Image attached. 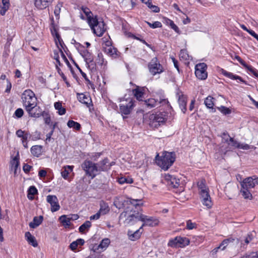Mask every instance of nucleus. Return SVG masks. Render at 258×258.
<instances>
[{
	"label": "nucleus",
	"mask_w": 258,
	"mask_h": 258,
	"mask_svg": "<svg viewBox=\"0 0 258 258\" xmlns=\"http://www.w3.org/2000/svg\"><path fill=\"white\" fill-rule=\"evenodd\" d=\"M164 178L167 185L171 188H176L180 186V180L175 176L170 174H165Z\"/></svg>",
	"instance_id": "nucleus-12"
},
{
	"label": "nucleus",
	"mask_w": 258,
	"mask_h": 258,
	"mask_svg": "<svg viewBox=\"0 0 258 258\" xmlns=\"http://www.w3.org/2000/svg\"><path fill=\"white\" fill-rule=\"evenodd\" d=\"M100 216H101V215L98 212L95 214L90 216V219L91 220H97V219H98L100 218Z\"/></svg>",
	"instance_id": "nucleus-64"
},
{
	"label": "nucleus",
	"mask_w": 258,
	"mask_h": 258,
	"mask_svg": "<svg viewBox=\"0 0 258 258\" xmlns=\"http://www.w3.org/2000/svg\"><path fill=\"white\" fill-rule=\"evenodd\" d=\"M246 258H258L257 252H252L246 256Z\"/></svg>",
	"instance_id": "nucleus-62"
},
{
	"label": "nucleus",
	"mask_w": 258,
	"mask_h": 258,
	"mask_svg": "<svg viewBox=\"0 0 258 258\" xmlns=\"http://www.w3.org/2000/svg\"><path fill=\"white\" fill-rule=\"evenodd\" d=\"M82 169L85 171L86 174L94 178L97 174H99L97 165L93 162L86 160L82 164Z\"/></svg>",
	"instance_id": "nucleus-5"
},
{
	"label": "nucleus",
	"mask_w": 258,
	"mask_h": 258,
	"mask_svg": "<svg viewBox=\"0 0 258 258\" xmlns=\"http://www.w3.org/2000/svg\"><path fill=\"white\" fill-rule=\"evenodd\" d=\"M110 243V240L109 238H105L102 239L99 244V245L98 246V249H105L109 245Z\"/></svg>",
	"instance_id": "nucleus-37"
},
{
	"label": "nucleus",
	"mask_w": 258,
	"mask_h": 258,
	"mask_svg": "<svg viewBox=\"0 0 258 258\" xmlns=\"http://www.w3.org/2000/svg\"><path fill=\"white\" fill-rule=\"evenodd\" d=\"M147 6L149 8H150L153 12L158 13L160 11V9L158 7L153 5L151 4V2L150 1L149 4L147 5Z\"/></svg>",
	"instance_id": "nucleus-51"
},
{
	"label": "nucleus",
	"mask_w": 258,
	"mask_h": 258,
	"mask_svg": "<svg viewBox=\"0 0 258 258\" xmlns=\"http://www.w3.org/2000/svg\"><path fill=\"white\" fill-rule=\"evenodd\" d=\"M32 154L36 157H39L42 154V146L39 145L33 146L31 148Z\"/></svg>",
	"instance_id": "nucleus-31"
},
{
	"label": "nucleus",
	"mask_w": 258,
	"mask_h": 258,
	"mask_svg": "<svg viewBox=\"0 0 258 258\" xmlns=\"http://www.w3.org/2000/svg\"><path fill=\"white\" fill-rule=\"evenodd\" d=\"M176 95L178 98V102L179 107L182 112L184 113L186 110V97L181 92H178Z\"/></svg>",
	"instance_id": "nucleus-17"
},
{
	"label": "nucleus",
	"mask_w": 258,
	"mask_h": 258,
	"mask_svg": "<svg viewBox=\"0 0 258 258\" xmlns=\"http://www.w3.org/2000/svg\"><path fill=\"white\" fill-rule=\"evenodd\" d=\"M81 10L85 15L88 24L90 23L92 20L94 19L95 16H93L92 13L89 8L82 7Z\"/></svg>",
	"instance_id": "nucleus-27"
},
{
	"label": "nucleus",
	"mask_w": 258,
	"mask_h": 258,
	"mask_svg": "<svg viewBox=\"0 0 258 258\" xmlns=\"http://www.w3.org/2000/svg\"><path fill=\"white\" fill-rule=\"evenodd\" d=\"M47 202L51 205V211L52 212L57 211L60 209L58 201L56 196L48 195L46 197Z\"/></svg>",
	"instance_id": "nucleus-14"
},
{
	"label": "nucleus",
	"mask_w": 258,
	"mask_h": 258,
	"mask_svg": "<svg viewBox=\"0 0 258 258\" xmlns=\"http://www.w3.org/2000/svg\"><path fill=\"white\" fill-rule=\"evenodd\" d=\"M11 164L12 165V169H14V172L16 174L17 169L19 165V159L17 156L15 157L11 161Z\"/></svg>",
	"instance_id": "nucleus-43"
},
{
	"label": "nucleus",
	"mask_w": 258,
	"mask_h": 258,
	"mask_svg": "<svg viewBox=\"0 0 258 258\" xmlns=\"http://www.w3.org/2000/svg\"><path fill=\"white\" fill-rule=\"evenodd\" d=\"M169 25L176 32H179V28L174 23L173 21L171 20H169Z\"/></svg>",
	"instance_id": "nucleus-59"
},
{
	"label": "nucleus",
	"mask_w": 258,
	"mask_h": 258,
	"mask_svg": "<svg viewBox=\"0 0 258 258\" xmlns=\"http://www.w3.org/2000/svg\"><path fill=\"white\" fill-rule=\"evenodd\" d=\"M207 66L205 63H200L195 67V75L200 80H205L208 77Z\"/></svg>",
	"instance_id": "nucleus-9"
},
{
	"label": "nucleus",
	"mask_w": 258,
	"mask_h": 258,
	"mask_svg": "<svg viewBox=\"0 0 258 258\" xmlns=\"http://www.w3.org/2000/svg\"><path fill=\"white\" fill-rule=\"evenodd\" d=\"M219 110L224 114L226 115L231 113V110L225 106H222L219 107Z\"/></svg>",
	"instance_id": "nucleus-52"
},
{
	"label": "nucleus",
	"mask_w": 258,
	"mask_h": 258,
	"mask_svg": "<svg viewBox=\"0 0 258 258\" xmlns=\"http://www.w3.org/2000/svg\"><path fill=\"white\" fill-rule=\"evenodd\" d=\"M221 72V73L225 77H228L232 80H239L240 82H243L245 84H247L246 82L244 81L240 76L234 75L232 73L228 72L224 69H222Z\"/></svg>",
	"instance_id": "nucleus-22"
},
{
	"label": "nucleus",
	"mask_w": 258,
	"mask_h": 258,
	"mask_svg": "<svg viewBox=\"0 0 258 258\" xmlns=\"http://www.w3.org/2000/svg\"><path fill=\"white\" fill-rule=\"evenodd\" d=\"M234 239L233 238H227L223 240L219 246L215 247L211 251L213 255H216L220 250H224L226 249L229 243L233 242Z\"/></svg>",
	"instance_id": "nucleus-16"
},
{
	"label": "nucleus",
	"mask_w": 258,
	"mask_h": 258,
	"mask_svg": "<svg viewBox=\"0 0 258 258\" xmlns=\"http://www.w3.org/2000/svg\"><path fill=\"white\" fill-rule=\"evenodd\" d=\"M80 53L84 58L86 62L89 65V67H92V68H94L95 63L93 62V57L92 54L86 49L80 50Z\"/></svg>",
	"instance_id": "nucleus-15"
},
{
	"label": "nucleus",
	"mask_w": 258,
	"mask_h": 258,
	"mask_svg": "<svg viewBox=\"0 0 258 258\" xmlns=\"http://www.w3.org/2000/svg\"><path fill=\"white\" fill-rule=\"evenodd\" d=\"M73 166H64L61 170V174L62 177L65 179H68V175L69 174L72 172L73 169Z\"/></svg>",
	"instance_id": "nucleus-28"
},
{
	"label": "nucleus",
	"mask_w": 258,
	"mask_h": 258,
	"mask_svg": "<svg viewBox=\"0 0 258 258\" xmlns=\"http://www.w3.org/2000/svg\"><path fill=\"white\" fill-rule=\"evenodd\" d=\"M235 59H236L239 63L243 66L244 67H248V65L245 63V62L242 60L240 57H239L238 55H236L235 56Z\"/></svg>",
	"instance_id": "nucleus-61"
},
{
	"label": "nucleus",
	"mask_w": 258,
	"mask_h": 258,
	"mask_svg": "<svg viewBox=\"0 0 258 258\" xmlns=\"http://www.w3.org/2000/svg\"><path fill=\"white\" fill-rule=\"evenodd\" d=\"M56 124V122H55L52 125L50 124V126H51V131L46 135V141H50V140L51 139V137L53 133Z\"/></svg>",
	"instance_id": "nucleus-49"
},
{
	"label": "nucleus",
	"mask_w": 258,
	"mask_h": 258,
	"mask_svg": "<svg viewBox=\"0 0 258 258\" xmlns=\"http://www.w3.org/2000/svg\"><path fill=\"white\" fill-rule=\"evenodd\" d=\"M201 198L203 204L206 206L208 209H210L213 206V203L209 195V191L201 194Z\"/></svg>",
	"instance_id": "nucleus-18"
},
{
	"label": "nucleus",
	"mask_w": 258,
	"mask_h": 258,
	"mask_svg": "<svg viewBox=\"0 0 258 258\" xmlns=\"http://www.w3.org/2000/svg\"><path fill=\"white\" fill-rule=\"evenodd\" d=\"M179 58L180 60H188L191 59V56L188 55L187 50L185 49H182L180 50Z\"/></svg>",
	"instance_id": "nucleus-40"
},
{
	"label": "nucleus",
	"mask_w": 258,
	"mask_h": 258,
	"mask_svg": "<svg viewBox=\"0 0 258 258\" xmlns=\"http://www.w3.org/2000/svg\"><path fill=\"white\" fill-rule=\"evenodd\" d=\"M145 89L143 87L137 86L136 88L133 90V92L138 100H142L144 94Z\"/></svg>",
	"instance_id": "nucleus-23"
},
{
	"label": "nucleus",
	"mask_w": 258,
	"mask_h": 258,
	"mask_svg": "<svg viewBox=\"0 0 258 258\" xmlns=\"http://www.w3.org/2000/svg\"><path fill=\"white\" fill-rule=\"evenodd\" d=\"M134 107V101H133L132 99H130L128 101V103L127 104H120L119 105V110L121 113L123 119H125L127 118V116L125 115H127L130 114L132 111L133 108Z\"/></svg>",
	"instance_id": "nucleus-11"
},
{
	"label": "nucleus",
	"mask_w": 258,
	"mask_h": 258,
	"mask_svg": "<svg viewBox=\"0 0 258 258\" xmlns=\"http://www.w3.org/2000/svg\"><path fill=\"white\" fill-rule=\"evenodd\" d=\"M255 235L256 233L254 231H252V232L248 233L245 238V243L247 244L249 243L250 242L253 240L254 238L255 237Z\"/></svg>",
	"instance_id": "nucleus-47"
},
{
	"label": "nucleus",
	"mask_w": 258,
	"mask_h": 258,
	"mask_svg": "<svg viewBox=\"0 0 258 258\" xmlns=\"http://www.w3.org/2000/svg\"><path fill=\"white\" fill-rule=\"evenodd\" d=\"M251 73L256 78H258V72L252 67L248 66V67H244Z\"/></svg>",
	"instance_id": "nucleus-55"
},
{
	"label": "nucleus",
	"mask_w": 258,
	"mask_h": 258,
	"mask_svg": "<svg viewBox=\"0 0 258 258\" xmlns=\"http://www.w3.org/2000/svg\"><path fill=\"white\" fill-rule=\"evenodd\" d=\"M24 114V111L22 109L18 108L15 112V116L18 118L21 117Z\"/></svg>",
	"instance_id": "nucleus-56"
},
{
	"label": "nucleus",
	"mask_w": 258,
	"mask_h": 258,
	"mask_svg": "<svg viewBox=\"0 0 258 258\" xmlns=\"http://www.w3.org/2000/svg\"><path fill=\"white\" fill-rule=\"evenodd\" d=\"M142 214L137 212L135 214L128 213L127 211L122 212L119 216V220H124L123 223L125 225H133L136 222L141 221Z\"/></svg>",
	"instance_id": "nucleus-4"
},
{
	"label": "nucleus",
	"mask_w": 258,
	"mask_h": 258,
	"mask_svg": "<svg viewBox=\"0 0 258 258\" xmlns=\"http://www.w3.org/2000/svg\"><path fill=\"white\" fill-rule=\"evenodd\" d=\"M144 104L149 108H152L158 105V100L154 98H150L145 101Z\"/></svg>",
	"instance_id": "nucleus-34"
},
{
	"label": "nucleus",
	"mask_w": 258,
	"mask_h": 258,
	"mask_svg": "<svg viewBox=\"0 0 258 258\" xmlns=\"http://www.w3.org/2000/svg\"><path fill=\"white\" fill-rule=\"evenodd\" d=\"M25 237L26 240L30 244L32 245L34 247L37 246L38 243L35 237L32 235V234L29 232H27L25 233Z\"/></svg>",
	"instance_id": "nucleus-26"
},
{
	"label": "nucleus",
	"mask_w": 258,
	"mask_h": 258,
	"mask_svg": "<svg viewBox=\"0 0 258 258\" xmlns=\"http://www.w3.org/2000/svg\"><path fill=\"white\" fill-rule=\"evenodd\" d=\"M35 109L32 111L35 113H38V115L37 116H32L33 117H39L41 115H42V112L41 110V109L39 107H37V105L35 106Z\"/></svg>",
	"instance_id": "nucleus-58"
},
{
	"label": "nucleus",
	"mask_w": 258,
	"mask_h": 258,
	"mask_svg": "<svg viewBox=\"0 0 258 258\" xmlns=\"http://www.w3.org/2000/svg\"><path fill=\"white\" fill-rule=\"evenodd\" d=\"M42 115L44 117L45 123L48 125L50 124L51 119L49 115L45 112H43Z\"/></svg>",
	"instance_id": "nucleus-54"
},
{
	"label": "nucleus",
	"mask_w": 258,
	"mask_h": 258,
	"mask_svg": "<svg viewBox=\"0 0 258 258\" xmlns=\"http://www.w3.org/2000/svg\"><path fill=\"white\" fill-rule=\"evenodd\" d=\"M43 218L42 216L34 217L33 221L29 223V226L31 228H35L39 226L42 222Z\"/></svg>",
	"instance_id": "nucleus-25"
},
{
	"label": "nucleus",
	"mask_w": 258,
	"mask_h": 258,
	"mask_svg": "<svg viewBox=\"0 0 258 258\" xmlns=\"http://www.w3.org/2000/svg\"><path fill=\"white\" fill-rule=\"evenodd\" d=\"M148 25L152 28H160L162 27V24L159 21H156L153 23L147 22Z\"/></svg>",
	"instance_id": "nucleus-53"
},
{
	"label": "nucleus",
	"mask_w": 258,
	"mask_h": 258,
	"mask_svg": "<svg viewBox=\"0 0 258 258\" xmlns=\"http://www.w3.org/2000/svg\"><path fill=\"white\" fill-rule=\"evenodd\" d=\"M165 112L152 113L149 116V124L153 128H157L163 124L166 121Z\"/></svg>",
	"instance_id": "nucleus-3"
},
{
	"label": "nucleus",
	"mask_w": 258,
	"mask_h": 258,
	"mask_svg": "<svg viewBox=\"0 0 258 258\" xmlns=\"http://www.w3.org/2000/svg\"><path fill=\"white\" fill-rule=\"evenodd\" d=\"M54 107L56 110H58V113L60 115L64 114L66 112V109L62 107V104L60 102H55Z\"/></svg>",
	"instance_id": "nucleus-38"
},
{
	"label": "nucleus",
	"mask_w": 258,
	"mask_h": 258,
	"mask_svg": "<svg viewBox=\"0 0 258 258\" xmlns=\"http://www.w3.org/2000/svg\"><path fill=\"white\" fill-rule=\"evenodd\" d=\"M113 204L117 208L120 209L123 206V200L120 198H116L114 201Z\"/></svg>",
	"instance_id": "nucleus-48"
},
{
	"label": "nucleus",
	"mask_w": 258,
	"mask_h": 258,
	"mask_svg": "<svg viewBox=\"0 0 258 258\" xmlns=\"http://www.w3.org/2000/svg\"><path fill=\"white\" fill-rule=\"evenodd\" d=\"M62 5L61 4H58L55 7L54 11V14L56 17H59V14L60 13L61 8Z\"/></svg>",
	"instance_id": "nucleus-50"
},
{
	"label": "nucleus",
	"mask_w": 258,
	"mask_h": 258,
	"mask_svg": "<svg viewBox=\"0 0 258 258\" xmlns=\"http://www.w3.org/2000/svg\"><path fill=\"white\" fill-rule=\"evenodd\" d=\"M105 51L107 54L113 58H115L119 56V52L117 51V49L112 46H109L108 48H106Z\"/></svg>",
	"instance_id": "nucleus-30"
},
{
	"label": "nucleus",
	"mask_w": 258,
	"mask_h": 258,
	"mask_svg": "<svg viewBox=\"0 0 258 258\" xmlns=\"http://www.w3.org/2000/svg\"><path fill=\"white\" fill-rule=\"evenodd\" d=\"M148 68L150 72L153 76L162 73L164 71L163 67L160 63L158 58L155 57L153 58L149 63Z\"/></svg>",
	"instance_id": "nucleus-7"
},
{
	"label": "nucleus",
	"mask_w": 258,
	"mask_h": 258,
	"mask_svg": "<svg viewBox=\"0 0 258 258\" xmlns=\"http://www.w3.org/2000/svg\"><path fill=\"white\" fill-rule=\"evenodd\" d=\"M214 98L210 96L207 97L205 100L204 103L205 105L209 108H212L214 106Z\"/></svg>",
	"instance_id": "nucleus-45"
},
{
	"label": "nucleus",
	"mask_w": 258,
	"mask_h": 258,
	"mask_svg": "<svg viewBox=\"0 0 258 258\" xmlns=\"http://www.w3.org/2000/svg\"><path fill=\"white\" fill-rule=\"evenodd\" d=\"M59 220H60L61 223H62V224L64 226H68L70 225V224H71L70 218L67 217V216H66V215H62V216H60L59 218Z\"/></svg>",
	"instance_id": "nucleus-44"
},
{
	"label": "nucleus",
	"mask_w": 258,
	"mask_h": 258,
	"mask_svg": "<svg viewBox=\"0 0 258 258\" xmlns=\"http://www.w3.org/2000/svg\"><path fill=\"white\" fill-rule=\"evenodd\" d=\"M127 203H130L136 208H137L138 207H139L143 205L142 200L139 199L135 200L133 199H128L127 200Z\"/></svg>",
	"instance_id": "nucleus-39"
},
{
	"label": "nucleus",
	"mask_w": 258,
	"mask_h": 258,
	"mask_svg": "<svg viewBox=\"0 0 258 258\" xmlns=\"http://www.w3.org/2000/svg\"><path fill=\"white\" fill-rule=\"evenodd\" d=\"M35 6L36 8L40 10H43L47 7V3L44 0H34Z\"/></svg>",
	"instance_id": "nucleus-35"
},
{
	"label": "nucleus",
	"mask_w": 258,
	"mask_h": 258,
	"mask_svg": "<svg viewBox=\"0 0 258 258\" xmlns=\"http://www.w3.org/2000/svg\"><path fill=\"white\" fill-rule=\"evenodd\" d=\"M240 193L244 199L249 200L252 199V194L249 191V189L246 188L244 187H241L240 189Z\"/></svg>",
	"instance_id": "nucleus-33"
},
{
	"label": "nucleus",
	"mask_w": 258,
	"mask_h": 258,
	"mask_svg": "<svg viewBox=\"0 0 258 258\" xmlns=\"http://www.w3.org/2000/svg\"><path fill=\"white\" fill-rule=\"evenodd\" d=\"M38 192L37 188L34 186H31L28 191L27 197L29 200H33L34 196Z\"/></svg>",
	"instance_id": "nucleus-36"
},
{
	"label": "nucleus",
	"mask_w": 258,
	"mask_h": 258,
	"mask_svg": "<svg viewBox=\"0 0 258 258\" xmlns=\"http://www.w3.org/2000/svg\"><path fill=\"white\" fill-rule=\"evenodd\" d=\"M23 106L30 116H37L38 114L33 112L37 105V99L34 93L31 90H26L22 95Z\"/></svg>",
	"instance_id": "nucleus-1"
},
{
	"label": "nucleus",
	"mask_w": 258,
	"mask_h": 258,
	"mask_svg": "<svg viewBox=\"0 0 258 258\" xmlns=\"http://www.w3.org/2000/svg\"><path fill=\"white\" fill-rule=\"evenodd\" d=\"M109 164V160L107 158H105L102 161L97 163V165L98 167V169L99 172V173L102 171H105L108 170L110 167L112 165V163L110 165Z\"/></svg>",
	"instance_id": "nucleus-19"
},
{
	"label": "nucleus",
	"mask_w": 258,
	"mask_h": 258,
	"mask_svg": "<svg viewBox=\"0 0 258 258\" xmlns=\"http://www.w3.org/2000/svg\"><path fill=\"white\" fill-rule=\"evenodd\" d=\"M61 49L58 48L57 49L54 50L53 58L55 60L59 58V53H61Z\"/></svg>",
	"instance_id": "nucleus-57"
},
{
	"label": "nucleus",
	"mask_w": 258,
	"mask_h": 258,
	"mask_svg": "<svg viewBox=\"0 0 258 258\" xmlns=\"http://www.w3.org/2000/svg\"><path fill=\"white\" fill-rule=\"evenodd\" d=\"M198 186L200 189V194L209 191V189L207 187L205 180H202L198 182Z\"/></svg>",
	"instance_id": "nucleus-32"
},
{
	"label": "nucleus",
	"mask_w": 258,
	"mask_h": 258,
	"mask_svg": "<svg viewBox=\"0 0 258 258\" xmlns=\"http://www.w3.org/2000/svg\"><path fill=\"white\" fill-rule=\"evenodd\" d=\"M67 125L70 128H74L77 131L80 130L81 128V125L79 123L72 120H69Z\"/></svg>",
	"instance_id": "nucleus-42"
},
{
	"label": "nucleus",
	"mask_w": 258,
	"mask_h": 258,
	"mask_svg": "<svg viewBox=\"0 0 258 258\" xmlns=\"http://www.w3.org/2000/svg\"><path fill=\"white\" fill-rule=\"evenodd\" d=\"M77 98L80 102L85 104L87 107H89L92 102L90 97L83 93H78Z\"/></svg>",
	"instance_id": "nucleus-20"
},
{
	"label": "nucleus",
	"mask_w": 258,
	"mask_h": 258,
	"mask_svg": "<svg viewBox=\"0 0 258 258\" xmlns=\"http://www.w3.org/2000/svg\"><path fill=\"white\" fill-rule=\"evenodd\" d=\"M110 211V208L107 203L102 201L100 203V209L98 211L101 215H104L107 214Z\"/></svg>",
	"instance_id": "nucleus-24"
},
{
	"label": "nucleus",
	"mask_w": 258,
	"mask_h": 258,
	"mask_svg": "<svg viewBox=\"0 0 258 258\" xmlns=\"http://www.w3.org/2000/svg\"><path fill=\"white\" fill-rule=\"evenodd\" d=\"M23 170L25 173L29 172L31 169L32 168V166H30L29 165H28L27 164H25L23 166Z\"/></svg>",
	"instance_id": "nucleus-63"
},
{
	"label": "nucleus",
	"mask_w": 258,
	"mask_h": 258,
	"mask_svg": "<svg viewBox=\"0 0 258 258\" xmlns=\"http://www.w3.org/2000/svg\"><path fill=\"white\" fill-rule=\"evenodd\" d=\"M223 139L225 140V142L229 145L237 148H238V147H240V144L234 140L233 138L230 137L227 133H223Z\"/></svg>",
	"instance_id": "nucleus-21"
},
{
	"label": "nucleus",
	"mask_w": 258,
	"mask_h": 258,
	"mask_svg": "<svg viewBox=\"0 0 258 258\" xmlns=\"http://www.w3.org/2000/svg\"><path fill=\"white\" fill-rule=\"evenodd\" d=\"M257 184H258V177L256 175L246 177L240 182L241 187L247 189L254 188Z\"/></svg>",
	"instance_id": "nucleus-10"
},
{
	"label": "nucleus",
	"mask_w": 258,
	"mask_h": 258,
	"mask_svg": "<svg viewBox=\"0 0 258 258\" xmlns=\"http://www.w3.org/2000/svg\"><path fill=\"white\" fill-rule=\"evenodd\" d=\"M175 154L174 152L164 151L160 156L158 154L156 157V161L158 166L164 170H167L174 163Z\"/></svg>",
	"instance_id": "nucleus-2"
},
{
	"label": "nucleus",
	"mask_w": 258,
	"mask_h": 258,
	"mask_svg": "<svg viewBox=\"0 0 258 258\" xmlns=\"http://www.w3.org/2000/svg\"><path fill=\"white\" fill-rule=\"evenodd\" d=\"M196 226V224L192 223L190 220H188L186 222V227L188 229H194Z\"/></svg>",
	"instance_id": "nucleus-60"
},
{
	"label": "nucleus",
	"mask_w": 258,
	"mask_h": 258,
	"mask_svg": "<svg viewBox=\"0 0 258 258\" xmlns=\"http://www.w3.org/2000/svg\"><path fill=\"white\" fill-rule=\"evenodd\" d=\"M91 226V223L89 221H86L79 227V232L83 233L86 230L88 231Z\"/></svg>",
	"instance_id": "nucleus-41"
},
{
	"label": "nucleus",
	"mask_w": 258,
	"mask_h": 258,
	"mask_svg": "<svg viewBox=\"0 0 258 258\" xmlns=\"http://www.w3.org/2000/svg\"><path fill=\"white\" fill-rule=\"evenodd\" d=\"M88 24L93 33L98 37L102 36L106 31L105 23L103 21H99L96 16Z\"/></svg>",
	"instance_id": "nucleus-6"
},
{
	"label": "nucleus",
	"mask_w": 258,
	"mask_h": 258,
	"mask_svg": "<svg viewBox=\"0 0 258 258\" xmlns=\"http://www.w3.org/2000/svg\"><path fill=\"white\" fill-rule=\"evenodd\" d=\"M189 243V240L187 238L177 236L169 240L168 245L171 247H183Z\"/></svg>",
	"instance_id": "nucleus-8"
},
{
	"label": "nucleus",
	"mask_w": 258,
	"mask_h": 258,
	"mask_svg": "<svg viewBox=\"0 0 258 258\" xmlns=\"http://www.w3.org/2000/svg\"><path fill=\"white\" fill-rule=\"evenodd\" d=\"M141 221L143 222L144 223L140 227V229H142L145 226L152 227L156 226L158 225L159 222L157 219H155L152 217H149L143 214H142L141 215Z\"/></svg>",
	"instance_id": "nucleus-13"
},
{
	"label": "nucleus",
	"mask_w": 258,
	"mask_h": 258,
	"mask_svg": "<svg viewBox=\"0 0 258 258\" xmlns=\"http://www.w3.org/2000/svg\"><path fill=\"white\" fill-rule=\"evenodd\" d=\"M141 229H139L137 230L134 232H133L132 231H128L127 233V235L128 236L129 239L132 241H135L137 239H138L141 236L142 232L140 231Z\"/></svg>",
	"instance_id": "nucleus-29"
},
{
	"label": "nucleus",
	"mask_w": 258,
	"mask_h": 258,
	"mask_svg": "<svg viewBox=\"0 0 258 258\" xmlns=\"http://www.w3.org/2000/svg\"><path fill=\"white\" fill-rule=\"evenodd\" d=\"M118 182L121 184L124 183H132L133 182V179L128 176L121 177L118 179Z\"/></svg>",
	"instance_id": "nucleus-46"
}]
</instances>
